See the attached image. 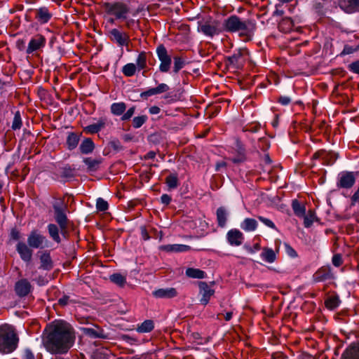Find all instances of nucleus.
Listing matches in <instances>:
<instances>
[{
    "label": "nucleus",
    "mask_w": 359,
    "mask_h": 359,
    "mask_svg": "<svg viewBox=\"0 0 359 359\" xmlns=\"http://www.w3.org/2000/svg\"><path fill=\"white\" fill-rule=\"evenodd\" d=\"M74 341V328L62 320H55L48 324L42 335V344L51 354L67 353Z\"/></svg>",
    "instance_id": "obj_1"
},
{
    "label": "nucleus",
    "mask_w": 359,
    "mask_h": 359,
    "mask_svg": "<svg viewBox=\"0 0 359 359\" xmlns=\"http://www.w3.org/2000/svg\"><path fill=\"white\" fill-rule=\"evenodd\" d=\"M103 8L107 15L114 17V19L109 20L111 23H114L115 20H119L125 22V27L128 29L135 30L140 27V20L134 18L143 10V8L138 7L133 11L131 13L133 18L129 17L130 10L128 5L123 1L105 2L103 4Z\"/></svg>",
    "instance_id": "obj_2"
},
{
    "label": "nucleus",
    "mask_w": 359,
    "mask_h": 359,
    "mask_svg": "<svg viewBox=\"0 0 359 359\" xmlns=\"http://www.w3.org/2000/svg\"><path fill=\"white\" fill-rule=\"evenodd\" d=\"M222 25L223 32H239V36L244 37L245 41H250L256 29V23L253 20H243L236 15L228 17Z\"/></svg>",
    "instance_id": "obj_3"
},
{
    "label": "nucleus",
    "mask_w": 359,
    "mask_h": 359,
    "mask_svg": "<svg viewBox=\"0 0 359 359\" xmlns=\"http://www.w3.org/2000/svg\"><path fill=\"white\" fill-rule=\"evenodd\" d=\"M18 337L14 328L7 324L0 326V352H13L18 346Z\"/></svg>",
    "instance_id": "obj_4"
},
{
    "label": "nucleus",
    "mask_w": 359,
    "mask_h": 359,
    "mask_svg": "<svg viewBox=\"0 0 359 359\" xmlns=\"http://www.w3.org/2000/svg\"><path fill=\"white\" fill-rule=\"evenodd\" d=\"M249 58V50L246 48H240L225 57V65L229 72L236 73L243 69Z\"/></svg>",
    "instance_id": "obj_5"
},
{
    "label": "nucleus",
    "mask_w": 359,
    "mask_h": 359,
    "mask_svg": "<svg viewBox=\"0 0 359 359\" xmlns=\"http://www.w3.org/2000/svg\"><path fill=\"white\" fill-rule=\"evenodd\" d=\"M53 208L54 210V218L60 227L61 235L65 239H67L69 236L68 228L70 221L66 214L67 205L62 200H60L59 202L54 203Z\"/></svg>",
    "instance_id": "obj_6"
},
{
    "label": "nucleus",
    "mask_w": 359,
    "mask_h": 359,
    "mask_svg": "<svg viewBox=\"0 0 359 359\" xmlns=\"http://www.w3.org/2000/svg\"><path fill=\"white\" fill-rule=\"evenodd\" d=\"M198 31L212 38L223 32L222 25L218 20H206L199 24Z\"/></svg>",
    "instance_id": "obj_7"
},
{
    "label": "nucleus",
    "mask_w": 359,
    "mask_h": 359,
    "mask_svg": "<svg viewBox=\"0 0 359 359\" xmlns=\"http://www.w3.org/2000/svg\"><path fill=\"white\" fill-rule=\"evenodd\" d=\"M156 55L160 61V72H168L171 67L172 58L171 56L168 54L166 48L163 44L157 46Z\"/></svg>",
    "instance_id": "obj_8"
},
{
    "label": "nucleus",
    "mask_w": 359,
    "mask_h": 359,
    "mask_svg": "<svg viewBox=\"0 0 359 359\" xmlns=\"http://www.w3.org/2000/svg\"><path fill=\"white\" fill-rule=\"evenodd\" d=\"M356 177L354 172L344 171L338 175L337 186L339 188L350 189L355 182Z\"/></svg>",
    "instance_id": "obj_9"
},
{
    "label": "nucleus",
    "mask_w": 359,
    "mask_h": 359,
    "mask_svg": "<svg viewBox=\"0 0 359 359\" xmlns=\"http://www.w3.org/2000/svg\"><path fill=\"white\" fill-rule=\"evenodd\" d=\"M109 36L113 42L118 46H128L130 42L129 35L116 28L111 29L109 32Z\"/></svg>",
    "instance_id": "obj_10"
},
{
    "label": "nucleus",
    "mask_w": 359,
    "mask_h": 359,
    "mask_svg": "<svg viewBox=\"0 0 359 359\" xmlns=\"http://www.w3.org/2000/svg\"><path fill=\"white\" fill-rule=\"evenodd\" d=\"M16 251L20 255V259L26 262L29 263L32 259L33 250L31 247L23 241H18L15 247Z\"/></svg>",
    "instance_id": "obj_11"
},
{
    "label": "nucleus",
    "mask_w": 359,
    "mask_h": 359,
    "mask_svg": "<svg viewBox=\"0 0 359 359\" xmlns=\"http://www.w3.org/2000/svg\"><path fill=\"white\" fill-rule=\"evenodd\" d=\"M32 285L26 278L18 280L14 287L16 294L21 298L27 296L32 292Z\"/></svg>",
    "instance_id": "obj_12"
},
{
    "label": "nucleus",
    "mask_w": 359,
    "mask_h": 359,
    "mask_svg": "<svg viewBox=\"0 0 359 359\" xmlns=\"http://www.w3.org/2000/svg\"><path fill=\"white\" fill-rule=\"evenodd\" d=\"M46 241V237L37 230H32L27 237V244L29 247L36 249L42 248Z\"/></svg>",
    "instance_id": "obj_13"
},
{
    "label": "nucleus",
    "mask_w": 359,
    "mask_h": 359,
    "mask_svg": "<svg viewBox=\"0 0 359 359\" xmlns=\"http://www.w3.org/2000/svg\"><path fill=\"white\" fill-rule=\"evenodd\" d=\"M199 294L202 296L200 302L203 305H207L210 299V297L214 295L215 290L204 281L198 283Z\"/></svg>",
    "instance_id": "obj_14"
},
{
    "label": "nucleus",
    "mask_w": 359,
    "mask_h": 359,
    "mask_svg": "<svg viewBox=\"0 0 359 359\" xmlns=\"http://www.w3.org/2000/svg\"><path fill=\"white\" fill-rule=\"evenodd\" d=\"M226 239L228 243L232 246H239L242 245L244 236L241 231L238 229H233L229 230L226 233Z\"/></svg>",
    "instance_id": "obj_15"
},
{
    "label": "nucleus",
    "mask_w": 359,
    "mask_h": 359,
    "mask_svg": "<svg viewBox=\"0 0 359 359\" xmlns=\"http://www.w3.org/2000/svg\"><path fill=\"white\" fill-rule=\"evenodd\" d=\"M46 44V39L42 35L38 34L32 38L28 47L27 48V53L30 54L41 48L43 47Z\"/></svg>",
    "instance_id": "obj_16"
},
{
    "label": "nucleus",
    "mask_w": 359,
    "mask_h": 359,
    "mask_svg": "<svg viewBox=\"0 0 359 359\" xmlns=\"http://www.w3.org/2000/svg\"><path fill=\"white\" fill-rule=\"evenodd\" d=\"M83 332L85 335L93 339H108V334L97 325L94 327H84L83 328Z\"/></svg>",
    "instance_id": "obj_17"
},
{
    "label": "nucleus",
    "mask_w": 359,
    "mask_h": 359,
    "mask_svg": "<svg viewBox=\"0 0 359 359\" xmlns=\"http://www.w3.org/2000/svg\"><path fill=\"white\" fill-rule=\"evenodd\" d=\"M156 298L171 299L177 296L178 292L174 287L160 288L152 292Z\"/></svg>",
    "instance_id": "obj_18"
},
{
    "label": "nucleus",
    "mask_w": 359,
    "mask_h": 359,
    "mask_svg": "<svg viewBox=\"0 0 359 359\" xmlns=\"http://www.w3.org/2000/svg\"><path fill=\"white\" fill-rule=\"evenodd\" d=\"M236 154L231 158V161L234 163H240L246 160V150L243 144L240 140L236 142Z\"/></svg>",
    "instance_id": "obj_19"
},
{
    "label": "nucleus",
    "mask_w": 359,
    "mask_h": 359,
    "mask_svg": "<svg viewBox=\"0 0 359 359\" xmlns=\"http://www.w3.org/2000/svg\"><path fill=\"white\" fill-rule=\"evenodd\" d=\"M332 278L333 275L329 266H322L316 271V282L332 280Z\"/></svg>",
    "instance_id": "obj_20"
},
{
    "label": "nucleus",
    "mask_w": 359,
    "mask_h": 359,
    "mask_svg": "<svg viewBox=\"0 0 359 359\" xmlns=\"http://www.w3.org/2000/svg\"><path fill=\"white\" fill-rule=\"evenodd\" d=\"M341 359H359V343L349 346L344 351Z\"/></svg>",
    "instance_id": "obj_21"
},
{
    "label": "nucleus",
    "mask_w": 359,
    "mask_h": 359,
    "mask_svg": "<svg viewBox=\"0 0 359 359\" xmlns=\"http://www.w3.org/2000/svg\"><path fill=\"white\" fill-rule=\"evenodd\" d=\"M81 135V133L75 132H69L67 133L66 144L69 150L72 151L77 147L80 141Z\"/></svg>",
    "instance_id": "obj_22"
},
{
    "label": "nucleus",
    "mask_w": 359,
    "mask_h": 359,
    "mask_svg": "<svg viewBox=\"0 0 359 359\" xmlns=\"http://www.w3.org/2000/svg\"><path fill=\"white\" fill-rule=\"evenodd\" d=\"M316 337H318L321 339L320 342L318 343V344H316V348L318 346V349L320 350L321 353L318 357V358H316V359H327V356L324 354V351L327 348V336L325 335L322 332H318V333H316ZM316 344H317L316 342Z\"/></svg>",
    "instance_id": "obj_23"
},
{
    "label": "nucleus",
    "mask_w": 359,
    "mask_h": 359,
    "mask_svg": "<svg viewBox=\"0 0 359 359\" xmlns=\"http://www.w3.org/2000/svg\"><path fill=\"white\" fill-rule=\"evenodd\" d=\"M160 249L168 252H181L190 250L191 247L182 244H169L161 246Z\"/></svg>",
    "instance_id": "obj_24"
},
{
    "label": "nucleus",
    "mask_w": 359,
    "mask_h": 359,
    "mask_svg": "<svg viewBox=\"0 0 359 359\" xmlns=\"http://www.w3.org/2000/svg\"><path fill=\"white\" fill-rule=\"evenodd\" d=\"M151 56L149 53L145 51H141L136 58V67L138 69V72L144 70L147 67V60L149 57Z\"/></svg>",
    "instance_id": "obj_25"
},
{
    "label": "nucleus",
    "mask_w": 359,
    "mask_h": 359,
    "mask_svg": "<svg viewBox=\"0 0 359 359\" xmlns=\"http://www.w3.org/2000/svg\"><path fill=\"white\" fill-rule=\"evenodd\" d=\"M95 144L91 138H85L80 144L79 150L83 154H89L93 151Z\"/></svg>",
    "instance_id": "obj_26"
},
{
    "label": "nucleus",
    "mask_w": 359,
    "mask_h": 359,
    "mask_svg": "<svg viewBox=\"0 0 359 359\" xmlns=\"http://www.w3.org/2000/svg\"><path fill=\"white\" fill-rule=\"evenodd\" d=\"M52 15L46 7H41L36 10V18L41 23L48 22Z\"/></svg>",
    "instance_id": "obj_27"
},
{
    "label": "nucleus",
    "mask_w": 359,
    "mask_h": 359,
    "mask_svg": "<svg viewBox=\"0 0 359 359\" xmlns=\"http://www.w3.org/2000/svg\"><path fill=\"white\" fill-rule=\"evenodd\" d=\"M40 268L49 271L53 269V264L49 252H45L40 256Z\"/></svg>",
    "instance_id": "obj_28"
},
{
    "label": "nucleus",
    "mask_w": 359,
    "mask_h": 359,
    "mask_svg": "<svg viewBox=\"0 0 359 359\" xmlns=\"http://www.w3.org/2000/svg\"><path fill=\"white\" fill-rule=\"evenodd\" d=\"M227 211L224 207H219L216 212L217 224L219 227H224L227 221Z\"/></svg>",
    "instance_id": "obj_29"
},
{
    "label": "nucleus",
    "mask_w": 359,
    "mask_h": 359,
    "mask_svg": "<svg viewBox=\"0 0 359 359\" xmlns=\"http://www.w3.org/2000/svg\"><path fill=\"white\" fill-rule=\"evenodd\" d=\"M106 122L104 119H100L97 123L89 125L84 128V131L87 133L95 134L104 128Z\"/></svg>",
    "instance_id": "obj_30"
},
{
    "label": "nucleus",
    "mask_w": 359,
    "mask_h": 359,
    "mask_svg": "<svg viewBox=\"0 0 359 359\" xmlns=\"http://www.w3.org/2000/svg\"><path fill=\"white\" fill-rule=\"evenodd\" d=\"M48 232L50 237L57 243L61 242V238L59 234L60 227L55 224H49L47 226Z\"/></svg>",
    "instance_id": "obj_31"
},
{
    "label": "nucleus",
    "mask_w": 359,
    "mask_h": 359,
    "mask_svg": "<svg viewBox=\"0 0 359 359\" xmlns=\"http://www.w3.org/2000/svg\"><path fill=\"white\" fill-rule=\"evenodd\" d=\"M292 208L296 216L299 217H304V215L306 214V207L298 200L294 199L292 201Z\"/></svg>",
    "instance_id": "obj_32"
},
{
    "label": "nucleus",
    "mask_w": 359,
    "mask_h": 359,
    "mask_svg": "<svg viewBox=\"0 0 359 359\" xmlns=\"http://www.w3.org/2000/svg\"><path fill=\"white\" fill-rule=\"evenodd\" d=\"M261 257L264 261L268 263H273L276 259V255L271 248H264L261 253Z\"/></svg>",
    "instance_id": "obj_33"
},
{
    "label": "nucleus",
    "mask_w": 359,
    "mask_h": 359,
    "mask_svg": "<svg viewBox=\"0 0 359 359\" xmlns=\"http://www.w3.org/2000/svg\"><path fill=\"white\" fill-rule=\"evenodd\" d=\"M241 227L245 231H254L257 227V222L255 219L246 218L241 223Z\"/></svg>",
    "instance_id": "obj_34"
},
{
    "label": "nucleus",
    "mask_w": 359,
    "mask_h": 359,
    "mask_svg": "<svg viewBox=\"0 0 359 359\" xmlns=\"http://www.w3.org/2000/svg\"><path fill=\"white\" fill-rule=\"evenodd\" d=\"M180 94L176 93L175 91H170L161 97V99H163L161 102L164 104H168L172 102H177L180 100Z\"/></svg>",
    "instance_id": "obj_35"
},
{
    "label": "nucleus",
    "mask_w": 359,
    "mask_h": 359,
    "mask_svg": "<svg viewBox=\"0 0 359 359\" xmlns=\"http://www.w3.org/2000/svg\"><path fill=\"white\" fill-rule=\"evenodd\" d=\"M83 161L87 165L89 171L97 170L102 163L101 159H93L92 158H85Z\"/></svg>",
    "instance_id": "obj_36"
},
{
    "label": "nucleus",
    "mask_w": 359,
    "mask_h": 359,
    "mask_svg": "<svg viewBox=\"0 0 359 359\" xmlns=\"http://www.w3.org/2000/svg\"><path fill=\"white\" fill-rule=\"evenodd\" d=\"M154 327V321L152 320H146L137 326V330L140 333H145L152 331Z\"/></svg>",
    "instance_id": "obj_37"
},
{
    "label": "nucleus",
    "mask_w": 359,
    "mask_h": 359,
    "mask_svg": "<svg viewBox=\"0 0 359 359\" xmlns=\"http://www.w3.org/2000/svg\"><path fill=\"white\" fill-rule=\"evenodd\" d=\"M187 276L191 278H204L205 276V271L199 269H194V268H188L186 270L185 272Z\"/></svg>",
    "instance_id": "obj_38"
},
{
    "label": "nucleus",
    "mask_w": 359,
    "mask_h": 359,
    "mask_svg": "<svg viewBox=\"0 0 359 359\" xmlns=\"http://www.w3.org/2000/svg\"><path fill=\"white\" fill-rule=\"evenodd\" d=\"M122 73L124 76L127 77H131L133 76L136 72H138V69L136 67L135 64L130 62L127 63L122 67Z\"/></svg>",
    "instance_id": "obj_39"
},
{
    "label": "nucleus",
    "mask_w": 359,
    "mask_h": 359,
    "mask_svg": "<svg viewBox=\"0 0 359 359\" xmlns=\"http://www.w3.org/2000/svg\"><path fill=\"white\" fill-rule=\"evenodd\" d=\"M339 303L340 300L337 295L329 296L325 301V306L330 310H333L338 307Z\"/></svg>",
    "instance_id": "obj_40"
},
{
    "label": "nucleus",
    "mask_w": 359,
    "mask_h": 359,
    "mask_svg": "<svg viewBox=\"0 0 359 359\" xmlns=\"http://www.w3.org/2000/svg\"><path fill=\"white\" fill-rule=\"evenodd\" d=\"M126 105L124 102H116L113 103L111 105V112L116 115L120 116L123 115V112L126 111Z\"/></svg>",
    "instance_id": "obj_41"
},
{
    "label": "nucleus",
    "mask_w": 359,
    "mask_h": 359,
    "mask_svg": "<svg viewBox=\"0 0 359 359\" xmlns=\"http://www.w3.org/2000/svg\"><path fill=\"white\" fill-rule=\"evenodd\" d=\"M169 189H173L178 187V177L177 173L169 175L165 181Z\"/></svg>",
    "instance_id": "obj_42"
},
{
    "label": "nucleus",
    "mask_w": 359,
    "mask_h": 359,
    "mask_svg": "<svg viewBox=\"0 0 359 359\" xmlns=\"http://www.w3.org/2000/svg\"><path fill=\"white\" fill-rule=\"evenodd\" d=\"M110 280L120 287H123L126 283V278L120 273H114L110 276Z\"/></svg>",
    "instance_id": "obj_43"
},
{
    "label": "nucleus",
    "mask_w": 359,
    "mask_h": 359,
    "mask_svg": "<svg viewBox=\"0 0 359 359\" xmlns=\"http://www.w3.org/2000/svg\"><path fill=\"white\" fill-rule=\"evenodd\" d=\"M173 59H174L173 71H174V72L177 73L185 65V60L183 57H178V56L174 57Z\"/></svg>",
    "instance_id": "obj_44"
},
{
    "label": "nucleus",
    "mask_w": 359,
    "mask_h": 359,
    "mask_svg": "<svg viewBox=\"0 0 359 359\" xmlns=\"http://www.w3.org/2000/svg\"><path fill=\"white\" fill-rule=\"evenodd\" d=\"M147 116L146 115H142L134 117L133 119L132 125L135 128H140L147 121Z\"/></svg>",
    "instance_id": "obj_45"
},
{
    "label": "nucleus",
    "mask_w": 359,
    "mask_h": 359,
    "mask_svg": "<svg viewBox=\"0 0 359 359\" xmlns=\"http://www.w3.org/2000/svg\"><path fill=\"white\" fill-rule=\"evenodd\" d=\"M22 359H42L41 354H37L36 355L29 348H25L23 351Z\"/></svg>",
    "instance_id": "obj_46"
},
{
    "label": "nucleus",
    "mask_w": 359,
    "mask_h": 359,
    "mask_svg": "<svg viewBox=\"0 0 359 359\" xmlns=\"http://www.w3.org/2000/svg\"><path fill=\"white\" fill-rule=\"evenodd\" d=\"M22 119H21V115L19 111H17L15 113L13 121L12 123V129L13 130H18L20 129L22 126Z\"/></svg>",
    "instance_id": "obj_47"
},
{
    "label": "nucleus",
    "mask_w": 359,
    "mask_h": 359,
    "mask_svg": "<svg viewBox=\"0 0 359 359\" xmlns=\"http://www.w3.org/2000/svg\"><path fill=\"white\" fill-rule=\"evenodd\" d=\"M96 208L97 211L104 212L109 208V204L107 201L104 200L102 198H98L96 201Z\"/></svg>",
    "instance_id": "obj_48"
},
{
    "label": "nucleus",
    "mask_w": 359,
    "mask_h": 359,
    "mask_svg": "<svg viewBox=\"0 0 359 359\" xmlns=\"http://www.w3.org/2000/svg\"><path fill=\"white\" fill-rule=\"evenodd\" d=\"M309 212V216L305 214L304 217H302L304 218V225L306 228L311 226L314 221V214L313 213V211L310 210Z\"/></svg>",
    "instance_id": "obj_49"
},
{
    "label": "nucleus",
    "mask_w": 359,
    "mask_h": 359,
    "mask_svg": "<svg viewBox=\"0 0 359 359\" xmlns=\"http://www.w3.org/2000/svg\"><path fill=\"white\" fill-rule=\"evenodd\" d=\"M9 236L13 241H20L22 237L20 231L15 227L11 229Z\"/></svg>",
    "instance_id": "obj_50"
},
{
    "label": "nucleus",
    "mask_w": 359,
    "mask_h": 359,
    "mask_svg": "<svg viewBox=\"0 0 359 359\" xmlns=\"http://www.w3.org/2000/svg\"><path fill=\"white\" fill-rule=\"evenodd\" d=\"M332 264L336 266L339 267L343 264V258L341 255L340 254H335L333 255L332 259Z\"/></svg>",
    "instance_id": "obj_51"
},
{
    "label": "nucleus",
    "mask_w": 359,
    "mask_h": 359,
    "mask_svg": "<svg viewBox=\"0 0 359 359\" xmlns=\"http://www.w3.org/2000/svg\"><path fill=\"white\" fill-rule=\"evenodd\" d=\"M257 218L260 222H262L268 227L271 228L273 229H276L275 224L271 219L264 217L262 216H258Z\"/></svg>",
    "instance_id": "obj_52"
},
{
    "label": "nucleus",
    "mask_w": 359,
    "mask_h": 359,
    "mask_svg": "<svg viewBox=\"0 0 359 359\" xmlns=\"http://www.w3.org/2000/svg\"><path fill=\"white\" fill-rule=\"evenodd\" d=\"M332 96H333V98H334V97L337 98L338 97H342V100H334V102H338V103H346V102H349L348 97V96H344L343 94L339 93V91H333Z\"/></svg>",
    "instance_id": "obj_53"
},
{
    "label": "nucleus",
    "mask_w": 359,
    "mask_h": 359,
    "mask_svg": "<svg viewBox=\"0 0 359 359\" xmlns=\"http://www.w3.org/2000/svg\"><path fill=\"white\" fill-rule=\"evenodd\" d=\"M348 69L351 72L359 74V60H356L349 64Z\"/></svg>",
    "instance_id": "obj_54"
},
{
    "label": "nucleus",
    "mask_w": 359,
    "mask_h": 359,
    "mask_svg": "<svg viewBox=\"0 0 359 359\" xmlns=\"http://www.w3.org/2000/svg\"><path fill=\"white\" fill-rule=\"evenodd\" d=\"M74 170L72 169L69 166H66L63 168L62 172L61 174L62 177H74Z\"/></svg>",
    "instance_id": "obj_55"
},
{
    "label": "nucleus",
    "mask_w": 359,
    "mask_h": 359,
    "mask_svg": "<svg viewBox=\"0 0 359 359\" xmlns=\"http://www.w3.org/2000/svg\"><path fill=\"white\" fill-rule=\"evenodd\" d=\"M135 110V107H130L129 109H128V111L125 114H123L121 120L122 121L129 120L134 114Z\"/></svg>",
    "instance_id": "obj_56"
},
{
    "label": "nucleus",
    "mask_w": 359,
    "mask_h": 359,
    "mask_svg": "<svg viewBox=\"0 0 359 359\" xmlns=\"http://www.w3.org/2000/svg\"><path fill=\"white\" fill-rule=\"evenodd\" d=\"M73 301L70 299L69 296L64 295L61 298L58 299V304L61 306H65L69 303L72 302Z\"/></svg>",
    "instance_id": "obj_57"
},
{
    "label": "nucleus",
    "mask_w": 359,
    "mask_h": 359,
    "mask_svg": "<svg viewBox=\"0 0 359 359\" xmlns=\"http://www.w3.org/2000/svg\"><path fill=\"white\" fill-rule=\"evenodd\" d=\"M292 101V99L287 96H280L278 102L282 105H287Z\"/></svg>",
    "instance_id": "obj_58"
},
{
    "label": "nucleus",
    "mask_w": 359,
    "mask_h": 359,
    "mask_svg": "<svg viewBox=\"0 0 359 359\" xmlns=\"http://www.w3.org/2000/svg\"><path fill=\"white\" fill-rule=\"evenodd\" d=\"M171 196L168 194H163L161 197V201L163 204L168 205L171 202Z\"/></svg>",
    "instance_id": "obj_59"
},
{
    "label": "nucleus",
    "mask_w": 359,
    "mask_h": 359,
    "mask_svg": "<svg viewBox=\"0 0 359 359\" xmlns=\"http://www.w3.org/2000/svg\"><path fill=\"white\" fill-rule=\"evenodd\" d=\"M285 249L287 253L292 257H295L297 256L296 251L289 245L285 244Z\"/></svg>",
    "instance_id": "obj_60"
},
{
    "label": "nucleus",
    "mask_w": 359,
    "mask_h": 359,
    "mask_svg": "<svg viewBox=\"0 0 359 359\" xmlns=\"http://www.w3.org/2000/svg\"><path fill=\"white\" fill-rule=\"evenodd\" d=\"M284 25H287L288 29H291L292 27V20L290 18H285L280 22V27H281Z\"/></svg>",
    "instance_id": "obj_61"
},
{
    "label": "nucleus",
    "mask_w": 359,
    "mask_h": 359,
    "mask_svg": "<svg viewBox=\"0 0 359 359\" xmlns=\"http://www.w3.org/2000/svg\"><path fill=\"white\" fill-rule=\"evenodd\" d=\"M162 91H142V93L140 94V96L142 98H147L149 96H151L153 95H155L158 93H161Z\"/></svg>",
    "instance_id": "obj_62"
},
{
    "label": "nucleus",
    "mask_w": 359,
    "mask_h": 359,
    "mask_svg": "<svg viewBox=\"0 0 359 359\" xmlns=\"http://www.w3.org/2000/svg\"><path fill=\"white\" fill-rule=\"evenodd\" d=\"M355 49L349 46H345L344 50L341 52L342 55H348L353 53Z\"/></svg>",
    "instance_id": "obj_63"
},
{
    "label": "nucleus",
    "mask_w": 359,
    "mask_h": 359,
    "mask_svg": "<svg viewBox=\"0 0 359 359\" xmlns=\"http://www.w3.org/2000/svg\"><path fill=\"white\" fill-rule=\"evenodd\" d=\"M359 203V190L357 191L351 198V204L355 205V203Z\"/></svg>",
    "instance_id": "obj_64"
}]
</instances>
